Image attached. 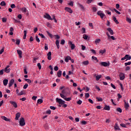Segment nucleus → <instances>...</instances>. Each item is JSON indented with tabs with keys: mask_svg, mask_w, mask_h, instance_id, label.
Wrapping results in <instances>:
<instances>
[{
	"mask_svg": "<svg viewBox=\"0 0 131 131\" xmlns=\"http://www.w3.org/2000/svg\"><path fill=\"white\" fill-rule=\"evenodd\" d=\"M97 14L98 16H100V18H101V19H103L104 17H105V14L104 13H103V11L99 10L97 12Z\"/></svg>",
	"mask_w": 131,
	"mask_h": 131,
	"instance_id": "nucleus-1",
	"label": "nucleus"
},
{
	"mask_svg": "<svg viewBox=\"0 0 131 131\" xmlns=\"http://www.w3.org/2000/svg\"><path fill=\"white\" fill-rule=\"evenodd\" d=\"M19 125L20 126H24V125H25V120H24V118H20Z\"/></svg>",
	"mask_w": 131,
	"mask_h": 131,
	"instance_id": "nucleus-2",
	"label": "nucleus"
},
{
	"mask_svg": "<svg viewBox=\"0 0 131 131\" xmlns=\"http://www.w3.org/2000/svg\"><path fill=\"white\" fill-rule=\"evenodd\" d=\"M56 102H57L58 103L60 104V105H63L64 103H65V101L61 99L57 98L56 99Z\"/></svg>",
	"mask_w": 131,
	"mask_h": 131,
	"instance_id": "nucleus-3",
	"label": "nucleus"
},
{
	"mask_svg": "<svg viewBox=\"0 0 131 131\" xmlns=\"http://www.w3.org/2000/svg\"><path fill=\"white\" fill-rule=\"evenodd\" d=\"M4 70V72H6V73H10V72L11 71V69H10V66H7Z\"/></svg>",
	"mask_w": 131,
	"mask_h": 131,
	"instance_id": "nucleus-4",
	"label": "nucleus"
},
{
	"mask_svg": "<svg viewBox=\"0 0 131 131\" xmlns=\"http://www.w3.org/2000/svg\"><path fill=\"white\" fill-rule=\"evenodd\" d=\"M44 18L47 19L48 20H51V21H53V18H52L51 15L48 13H46V15H44Z\"/></svg>",
	"mask_w": 131,
	"mask_h": 131,
	"instance_id": "nucleus-5",
	"label": "nucleus"
},
{
	"mask_svg": "<svg viewBox=\"0 0 131 131\" xmlns=\"http://www.w3.org/2000/svg\"><path fill=\"white\" fill-rule=\"evenodd\" d=\"M120 80H123L125 78V75L123 73H120L119 75Z\"/></svg>",
	"mask_w": 131,
	"mask_h": 131,
	"instance_id": "nucleus-6",
	"label": "nucleus"
},
{
	"mask_svg": "<svg viewBox=\"0 0 131 131\" xmlns=\"http://www.w3.org/2000/svg\"><path fill=\"white\" fill-rule=\"evenodd\" d=\"M61 93L63 94V95H70V93H69V90L68 89H64L62 90Z\"/></svg>",
	"mask_w": 131,
	"mask_h": 131,
	"instance_id": "nucleus-7",
	"label": "nucleus"
},
{
	"mask_svg": "<svg viewBox=\"0 0 131 131\" xmlns=\"http://www.w3.org/2000/svg\"><path fill=\"white\" fill-rule=\"evenodd\" d=\"M106 35L107 36V39H112V40H115V37L113 36H110V34L108 32L106 33Z\"/></svg>",
	"mask_w": 131,
	"mask_h": 131,
	"instance_id": "nucleus-8",
	"label": "nucleus"
},
{
	"mask_svg": "<svg viewBox=\"0 0 131 131\" xmlns=\"http://www.w3.org/2000/svg\"><path fill=\"white\" fill-rule=\"evenodd\" d=\"M14 82H15V80L14 79H11L8 83L9 88H11V86L14 84Z\"/></svg>",
	"mask_w": 131,
	"mask_h": 131,
	"instance_id": "nucleus-9",
	"label": "nucleus"
},
{
	"mask_svg": "<svg viewBox=\"0 0 131 131\" xmlns=\"http://www.w3.org/2000/svg\"><path fill=\"white\" fill-rule=\"evenodd\" d=\"M68 43L71 45V50H74L75 49V44L73 43L72 41H70Z\"/></svg>",
	"mask_w": 131,
	"mask_h": 131,
	"instance_id": "nucleus-10",
	"label": "nucleus"
},
{
	"mask_svg": "<svg viewBox=\"0 0 131 131\" xmlns=\"http://www.w3.org/2000/svg\"><path fill=\"white\" fill-rule=\"evenodd\" d=\"M124 107L126 110H128L129 108V104L125 101H124Z\"/></svg>",
	"mask_w": 131,
	"mask_h": 131,
	"instance_id": "nucleus-11",
	"label": "nucleus"
},
{
	"mask_svg": "<svg viewBox=\"0 0 131 131\" xmlns=\"http://www.w3.org/2000/svg\"><path fill=\"white\" fill-rule=\"evenodd\" d=\"M64 10L66 11V12H68L70 14H72L73 13V11H72V9L70 8L66 7Z\"/></svg>",
	"mask_w": 131,
	"mask_h": 131,
	"instance_id": "nucleus-12",
	"label": "nucleus"
},
{
	"mask_svg": "<svg viewBox=\"0 0 131 131\" xmlns=\"http://www.w3.org/2000/svg\"><path fill=\"white\" fill-rule=\"evenodd\" d=\"M100 65L101 66H104V67H107V66H109L110 64L106 62H100Z\"/></svg>",
	"mask_w": 131,
	"mask_h": 131,
	"instance_id": "nucleus-13",
	"label": "nucleus"
},
{
	"mask_svg": "<svg viewBox=\"0 0 131 131\" xmlns=\"http://www.w3.org/2000/svg\"><path fill=\"white\" fill-rule=\"evenodd\" d=\"M48 60H52V52L50 51L47 54Z\"/></svg>",
	"mask_w": 131,
	"mask_h": 131,
	"instance_id": "nucleus-14",
	"label": "nucleus"
},
{
	"mask_svg": "<svg viewBox=\"0 0 131 131\" xmlns=\"http://www.w3.org/2000/svg\"><path fill=\"white\" fill-rule=\"evenodd\" d=\"M10 104H12V105H13L14 108H17L18 107V105H17V103H16L15 101H10Z\"/></svg>",
	"mask_w": 131,
	"mask_h": 131,
	"instance_id": "nucleus-15",
	"label": "nucleus"
},
{
	"mask_svg": "<svg viewBox=\"0 0 131 131\" xmlns=\"http://www.w3.org/2000/svg\"><path fill=\"white\" fill-rule=\"evenodd\" d=\"M20 116H21V114L20 113H16L15 115L16 120H19V118H20Z\"/></svg>",
	"mask_w": 131,
	"mask_h": 131,
	"instance_id": "nucleus-16",
	"label": "nucleus"
},
{
	"mask_svg": "<svg viewBox=\"0 0 131 131\" xmlns=\"http://www.w3.org/2000/svg\"><path fill=\"white\" fill-rule=\"evenodd\" d=\"M107 30L110 32L111 35H113L114 34V32H113V30L111 29V28H107Z\"/></svg>",
	"mask_w": 131,
	"mask_h": 131,
	"instance_id": "nucleus-17",
	"label": "nucleus"
},
{
	"mask_svg": "<svg viewBox=\"0 0 131 131\" xmlns=\"http://www.w3.org/2000/svg\"><path fill=\"white\" fill-rule=\"evenodd\" d=\"M9 82V80L5 79L3 80V84L5 86H7L8 83Z\"/></svg>",
	"mask_w": 131,
	"mask_h": 131,
	"instance_id": "nucleus-18",
	"label": "nucleus"
},
{
	"mask_svg": "<svg viewBox=\"0 0 131 131\" xmlns=\"http://www.w3.org/2000/svg\"><path fill=\"white\" fill-rule=\"evenodd\" d=\"M77 5H78V6L79 8H80V9H81L82 10H84V7H83V5L79 3H78Z\"/></svg>",
	"mask_w": 131,
	"mask_h": 131,
	"instance_id": "nucleus-19",
	"label": "nucleus"
},
{
	"mask_svg": "<svg viewBox=\"0 0 131 131\" xmlns=\"http://www.w3.org/2000/svg\"><path fill=\"white\" fill-rule=\"evenodd\" d=\"M70 59H71V57L69 56H68L66 57L64 61L67 63H68V62H69V60H70Z\"/></svg>",
	"mask_w": 131,
	"mask_h": 131,
	"instance_id": "nucleus-20",
	"label": "nucleus"
},
{
	"mask_svg": "<svg viewBox=\"0 0 131 131\" xmlns=\"http://www.w3.org/2000/svg\"><path fill=\"white\" fill-rule=\"evenodd\" d=\"M55 44L57 46V48L58 50H59V49H60V45H59V40H56Z\"/></svg>",
	"mask_w": 131,
	"mask_h": 131,
	"instance_id": "nucleus-21",
	"label": "nucleus"
},
{
	"mask_svg": "<svg viewBox=\"0 0 131 131\" xmlns=\"http://www.w3.org/2000/svg\"><path fill=\"white\" fill-rule=\"evenodd\" d=\"M17 53L19 55V58H22V51L21 50H17Z\"/></svg>",
	"mask_w": 131,
	"mask_h": 131,
	"instance_id": "nucleus-22",
	"label": "nucleus"
},
{
	"mask_svg": "<svg viewBox=\"0 0 131 131\" xmlns=\"http://www.w3.org/2000/svg\"><path fill=\"white\" fill-rule=\"evenodd\" d=\"M125 58L126 59V61H127V60H130L131 56L129 55L126 54L125 55Z\"/></svg>",
	"mask_w": 131,
	"mask_h": 131,
	"instance_id": "nucleus-23",
	"label": "nucleus"
},
{
	"mask_svg": "<svg viewBox=\"0 0 131 131\" xmlns=\"http://www.w3.org/2000/svg\"><path fill=\"white\" fill-rule=\"evenodd\" d=\"M101 42V39L97 38L95 41V45H98V43H100Z\"/></svg>",
	"mask_w": 131,
	"mask_h": 131,
	"instance_id": "nucleus-24",
	"label": "nucleus"
},
{
	"mask_svg": "<svg viewBox=\"0 0 131 131\" xmlns=\"http://www.w3.org/2000/svg\"><path fill=\"white\" fill-rule=\"evenodd\" d=\"M103 109L104 110H106L107 111H109L110 110V106L105 105Z\"/></svg>",
	"mask_w": 131,
	"mask_h": 131,
	"instance_id": "nucleus-25",
	"label": "nucleus"
},
{
	"mask_svg": "<svg viewBox=\"0 0 131 131\" xmlns=\"http://www.w3.org/2000/svg\"><path fill=\"white\" fill-rule=\"evenodd\" d=\"M104 53H106V49L99 50V54H101L102 55H103V54H104Z\"/></svg>",
	"mask_w": 131,
	"mask_h": 131,
	"instance_id": "nucleus-26",
	"label": "nucleus"
},
{
	"mask_svg": "<svg viewBox=\"0 0 131 131\" xmlns=\"http://www.w3.org/2000/svg\"><path fill=\"white\" fill-rule=\"evenodd\" d=\"M57 75L58 77H60V76H62V71L59 70L58 72H57Z\"/></svg>",
	"mask_w": 131,
	"mask_h": 131,
	"instance_id": "nucleus-27",
	"label": "nucleus"
},
{
	"mask_svg": "<svg viewBox=\"0 0 131 131\" xmlns=\"http://www.w3.org/2000/svg\"><path fill=\"white\" fill-rule=\"evenodd\" d=\"M113 19L114 20V22H115L116 24H119V22L118 21V20H117V19H116V17L115 16H113Z\"/></svg>",
	"mask_w": 131,
	"mask_h": 131,
	"instance_id": "nucleus-28",
	"label": "nucleus"
},
{
	"mask_svg": "<svg viewBox=\"0 0 131 131\" xmlns=\"http://www.w3.org/2000/svg\"><path fill=\"white\" fill-rule=\"evenodd\" d=\"M89 63L90 62H89V60H86L82 62V64L83 65H85V66H86V65H89Z\"/></svg>",
	"mask_w": 131,
	"mask_h": 131,
	"instance_id": "nucleus-29",
	"label": "nucleus"
},
{
	"mask_svg": "<svg viewBox=\"0 0 131 131\" xmlns=\"http://www.w3.org/2000/svg\"><path fill=\"white\" fill-rule=\"evenodd\" d=\"M96 100H97L98 102H103V99L101 97H96Z\"/></svg>",
	"mask_w": 131,
	"mask_h": 131,
	"instance_id": "nucleus-30",
	"label": "nucleus"
},
{
	"mask_svg": "<svg viewBox=\"0 0 131 131\" xmlns=\"http://www.w3.org/2000/svg\"><path fill=\"white\" fill-rule=\"evenodd\" d=\"M24 35L23 38H24V39H26V36L27 35V31L26 30H25L24 31Z\"/></svg>",
	"mask_w": 131,
	"mask_h": 131,
	"instance_id": "nucleus-31",
	"label": "nucleus"
},
{
	"mask_svg": "<svg viewBox=\"0 0 131 131\" xmlns=\"http://www.w3.org/2000/svg\"><path fill=\"white\" fill-rule=\"evenodd\" d=\"M101 77H102V75H98L97 76H96V80H99L100 78H101Z\"/></svg>",
	"mask_w": 131,
	"mask_h": 131,
	"instance_id": "nucleus-32",
	"label": "nucleus"
},
{
	"mask_svg": "<svg viewBox=\"0 0 131 131\" xmlns=\"http://www.w3.org/2000/svg\"><path fill=\"white\" fill-rule=\"evenodd\" d=\"M2 119H4V120H5V121H10V119H8L6 117L3 116Z\"/></svg>",
	"mask_w": 131,
	"mask_h": 131,
	"instance_id": "nucleus-33",
	"label": "nucleus"
},
{
	"mask_svg": "<svg viewBox=\"0 0 131 131\" xmlns=\"http://www.w3.org/2000/svg\"><path fill=\"white\" fill-rule=\"evenodd\" d=\"M92 9L93 12H94V13H95V12H96L98 10L97 9V7H96L95 6L92 7Z\"/></svg>",
	"mask_w": 131,
	"mask_h": 131,
	"instance_id": "nucleus-34",
	"label": "nucleus"
},
{
	"mask_svg": "<svg viewBox=\"0 0 131 131\" xmlns=\"http://www.w3.org/2000/svg\"><path fill=\"white\" fill-rule=\"evenodd\" d=\"M64 95H65V94H63L62 93L60 94V96L61 98H62V99L65 100V99H66V96H65Z\"/></svg>",
	"mask_w": 131,
	"mask_h": 131,
	"instance_id": "nucleus-35",
	"label": "nucleus"
},
{
	"mask_svg": "<svg viewBox=\"0 0 131 131\" xmlns=\"http://www.w3.org/2000/svg\"><path fill=\"white\" fill-rule=\"evenodd\" d=\"M21 11L23 12V13H26L27 12V9L25 7H23L21 9Z\"/></svg>",
	"mask_w": 131,
	"mask_h": 131,
	"instance_id": "nucleus-36",
	"label": "nucleus"
},
{
	"mask_svg": "<svg viewBox=\"0 0 131 131\" xmlns=\"http://www.w3.org/2000/svg\"><path fill=\"white\" fill-rule=\"evenodd\" d=\"M42 102H43V100H42V99H38V100H37V103H38V104H41V103H42Z\"/></svg>",
	"mask_w": 131,
	"mask_h": 131,
	"instance_id": "nucleus-37",
	"label": "nucleus"
},
{
	"mask_svg": "<svg viewBox=\"0 0 131 131\" xmlns=\"http://www.w3.org/2000/svg\"><path fill=\"white\" fill-rule=\"evenodd\" d=\"M116 111H117L118 112H119V113H121V112H122V110H121V108H120V107H118V108L116 109Z\"/></svg>",
	"mask_w": 131,
	"mask_h": 131,
	"instance_id": "nucleus-38",
	"label": "nucleus"
},
{
	"mask_svg": "<svg viewBox=\"0 0 131 131\" xmlns=\"http://www.w3.org/2000/svg\"><path fill=\"white\" fill-rule=\"evenodd\" d=\"M74 3L73 1H71L70 3H68L69 6L71 7H73Z\"/></svg>",
	"mask_w": 131,
	"mask_h": 131,
	"instance_id": "nucleus-39",
	"label": "nucleus"
},
{
	"mask_svg": "<svg viewBox=\"0 0 131 131\" xmlns=\"http://www.w3.org/2000/svg\"><path fill=\"white\" fill-rule=\"evenodd\" d=\"M91 52H92V53H93V54H94V55H97V52H96V50H95L94 49H91Z\"/></svg>",
	"mask_w": 131,
	"mask_h": 131,
	"instance_id": "nucleus-40",
	"label": "nucleus"
},
{
	"mask_svg": "<svg viewBox=\"0 0 131 131\" xmlns=\"http://www.w3.org/2000/svg\"><path fill=\"white\" fill-rule=\"evenodd\" d=\"M0 6H6V2H5V1H2L1 4H0Z\"/></svg>",
	"mask_w": 131,
	"mask_h": 131,
	"instance_id": "nucleus-41",
	"label": "nucleus"
},
{
	"mask_svg": "<svg viewBox=\"0 0 131 131\" xmlns=\"http://www.w3.org/2000/svg\"><path fill=\"white\" fill-rule=\"evenodd\" d=\"M88 37H89V36H88V35L84 34L83 35V38H84V39H88Z\"/></svg>",
	"mask_w": 131,
	"mask_h": 131,
	"instance_id": "nucleus-42",
	"label": "nucleus"
},
{
	"mask_svg": "<svg viewBox=\"0 0 131 131\" xmlns=\"http://www.w3.org/2000/svg\"><path fill=\"white\" fill-rule=\"evenodd\" d=\"M27 88H28V84L26 83L23 87L24 90H26V89H27Z\"/></svg>",
	"mask_w": 131,
	"mask_h": 131,
	"instance_id": "nucleus-43",
	"label": "nucleus"
},
{
	"mask_svg": "<svg viewBox=\"0 0 131 131\" xmlns=\"http://www.w3.org/2000/svg\"><path fill=\"white\" fill-rule=\"evenodd\" d=\"M36 40L37 42H40V40H39L38 35L36 36Z\"/></svg>",
	"mask_w": 131,
	"mask_h": 131,
	"instance_id": "nucleus-44",
	"label": "nucleus"
},
{
	"mask_svg": "<svg viewBox=\"0 0 131 131\" xmlns=\"http://www.w3.org/2000/svg\"><path fill=\"white\" fill-rule=\"evenodd\" d=\"M25 80L28 82V83H31V80L29 79H25Z\"/></svg>",
	"mask_w": 131,
	"mask_h": 131,
	"instance_id": "nucleus-45",
	"label": "nucleus"
},
{
	"mask_svg": "<svg viewBox=\"0 0 131 131\" xmlns=\"http://www.w3.org/2000/svg\"><path fill=\"white\" fill-rule=\"evenodd\" d=\"M120 125L122 126V127H124L125 128H126V124H123V123H121L120 124Z\"/></svg>",
	"mask_w": 131,
	"mask_h": 131,
	"instance_id": "nucleus-46",
	"label": "nucleus"
},
{
	"mask_svg": "<svg viewBox=\"0 0 131 131\" xmlns=\"http://www.w3.org/2000/svg\"><path fill=\"white\" fill-rule=\"evenodd\" d=\"M92 58L93 60H95V61H97V62H99V60H98V58H97V57H96L95 56H92Z\"/></svg>",
	"mask_w": 131,
	"mask_h": 131,
	"instance_id": "nucleus-47",
	"label": "nucleus"
},
{
	"mask_svg": "<svg viewBox=\"0 0 131 131\" xmlns=\"http://www.w3.org/2000/svg\"><path fill=\"white\" fill-rule=\"evenodd\" d=\"M64 100H65V101H67V102H69V101H71V98L69 97V98H67V97H66V99Z\"/></svg>",
	"mask_w": 131,
	"mask_h": 131,
	"instance_id": "nucleus-48",
	"label": "nucleus"
},
{
	"mask_svg": "<svg viewBox=\"0 0 131 131\" xmlns=\"http://www.w3.org/2000/svg\"><path fill=\"white\" fill-rule=\"evenodd\" d=\"M127 22H128V23H130L131 24V19L128 18V17H126V19Z\"/></svg>",
	"mask_w": 131,
	"mask_h": 131,
	"instance_id": "nucleus-49",
	"label": "nucleus"
},
{
	"mask_svg": "<svg viewBox=\"0 0 131 131\" xmlns=\"http://www.w3.org/2000/svg\"><path fill=\"white\" fill-rule=\"evenodd\" d=\"M94 1L95 0H88L86 3L88 4H91V3H93V2H94Z\"/></svg>",
	"mask_w": 131,
	"mask_h": 131,
	"instance_id": "nucleus-50",
	"label": "nucleus"
},
{
	"mask_svg": "<svg viewBox=\"0 0 131 131\" xmlns=\"http://www.w3.org/2000/svg\"><path fill=\"white\" fill-rule=\"evenodd\" d=\"M120 130V128L118 126H116L115 127V130Z\"/></svg>",
	"mask_w": 131,
	"mask_h": 131,
	"instance_id": "nucleus-51",
	"label": "nucleus"
},
{
	"mask_svg": "<svg viewBox=\"0 0 131 131\" xmlns=\"http://www.w3.org/2000/svg\"><path fill=\"white\" fill-rule=\"evenodd\" d=\"M114 11H115V12H116V13H117V14H118V15H120V14H121L120 12L118 11L116 9H114Z\"/></svg>",
	"mask_w": 131,
	"mask_h": 131,
	"instance_id": "nucleus-52",
	"label": "nucleus"
},
{
	"mask_svg": "<svg viewBox=\"0 0 131 131\" xmlns=\"http://www.w3.org/2000/svg\"><path fill=\"white\" fill-rule=\"evenodd\" d=\"M130 64H131V61L126 62V63H125V66H128L130 65Z\"/></svg>",
	"mask_w": 131,
	"mask_h": 131,
	"instance_id": "nucleus-53",
	"label": "nucleus"
},
{
	"mask_svg": "<svg viewBox=\"0 0 131 131\" xmlns=\"http://www.w3.org/2000/svg\"><path fill=\"white\" fill-rule=\"evenodd\" d=\"M23 95H24V92L21 91L18 93V96H22Z\"/></svg>",
	"mask_w": 131,
	"mask_h": 131,
	"instance_id": "nucleus-54",
	"label": "nucleus"
},
{
	"mask_svg": "<svg viewBox=\"0 0 131 131\" xmlns=\"http://www.w3.org/2000/svg\"><path fill=\"white\" fill-rule=\"evenodd\" d=\"M82 103V101L81 100H79L77 102V104H78V105H81Z\"/></svg>",
	"mask_w": 131,
	"mask_h": 131,
	"instance_id": "nucleus-55",
	"label": "nucleus"
},
{
	"mask_svg": "<svg viewBox=\"0 0 131 131\" xmlns=\"http://www.w3.org/2000/svg\"><path fill=\"white\" fill-rule=\"evenodd\" d=\"M47 33L48 34V35L50 37L53 38V35L51 33H50V32L49 31H47Z\"/></svg>",
	"mask_w": 131,
	"mask_h": 131,
	"instance_id": "nucleus-56",
	"label": "nucleus"
},
{
	"mask_svg": "<svg viewBox=\"0 0 131 131\" xmlns=\"http://www.w3.org/2000/svg\"><path fill=\"white\" fill-rule=\"evenodd\" d=\"M85 97L86 98H89L90 97V94L89 93H85Z\"/></svg>",
	"mask_w": 131,
	"mask_h": 131,
	"instance_id": "nucleus-57",
	"label": "nucleus"
},
{
	"mask_svg": "<svg viewBox=\"0 0 131 131\" xmlns=\"http://www.w3.org/2000/svg\"><path fill=\"white\" fill-rule=\"evenodd\" d=\"M105 13H107L108 15H110V16H111V12L109 11V10H106Z\"/></svg>",
	"mask_w": 131,
	"mask_h": 131,
	"instance_id": "nucleus-58",
	"label": "nucleus"
},
{
	"mask_svg": "<svg viewBox=\"0 0 131 131\" xmlns=\"http://www.w3.org/2000/svg\"><path fill=\"white\" fill-rule=\"evenodd\" d=\"M10 7L11 9H15V8H16V5H15V4H12Z\"/></svg>",
	"mask_w": 131,
	"mask_h": 131,
	"instance_id": "nucleus-59",
	"label": "nucleus"
},
{
	"mask_svg": "<svg viewBox=\"0 0 131 131\" xmlns=\"http://www.w3.org/2000/svg\"><path fill=\"white\" fill-rule=\"evenodd\" d=\"M4 71H5L4 69L0 71V75H3V74H4Z\"/></svg>",
	"mask_w": 131,
	"mask_h": 131,
	"instance_id": "nucleus-60",
	"label": "nucleus"
},
{
	"mask_svg": "<svg viewBox=\"0 0 131 131\" xmlns=\"http://www.w3.org/2000/svg\"><path fill=\"white\" fill-rule=\"evenodd\" d=\"M60 43H61V45H62V46H63V45H64V44H65V40H64V39L61 40Z\"/></svg>",
	"mask_w": 131,
	"mask_h": 131,
	"instance_id": "nucleus-61",
	"label": "nucleus"
},
{
	"mask_svg": "<svg viewBox=\"0 0 131 131\" xmlns=\"http://www.w3.org/2000/svg\"><path fill=\"white\" fill-rule=\"evenodd\" d=\"M37 67H38L39 69H41V65L40 64V63H37Z\"/></svg>",
	"mask_w": 131,
	"mask_h": 131,
	"instance_id": "nucleus-62",
	"label": "nucleus"
},
{
	"mask_svg": "<svg viewBox=\"0 0 131 131\" xmlns=\"http://www.w3.org/2000/svg\"><path fill=\"white\" fill-rule=\"evenodd\" d=\"M2 21H3V23H6V22H7V18H5V17L3 18V19H2Z\"/></svg>",
	"mask_w": 131,
	"mask_h": 131,
	"instance_id": "nucleus-63",
	"label": "nucleus"
},
{
	"mask_svg": "<svg viewBox=\"0 0 131 131\" xmlns=\"http://www.w3.org/2000/svg\"><path fill=\"white\" fill-rule=\"evenodd\" d=\"M16 45H20V40H19V39H17L16 40Z\"/></svg>",
	"mask_w": 131,
	"mask_h": 131,
	"instance_id": "nucleus-64",
	"label": "nucleus"
}]
</instances>
